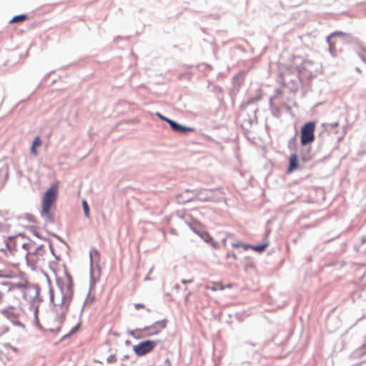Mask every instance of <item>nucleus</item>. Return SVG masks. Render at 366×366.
I'll return each mask as SVG.
<instances>
[{
  "mask_svg": "<svg viewBox=\"0 0 366 366\" xmlns=\"http://www.w3.org/2000/svg\"><path fill=\"white\" fill-rule=\"evenodd\" d=\"M59 187V182H55L45 192L42 199V216L51 217V209L56 200Z\"/></svg>",
  "mask_w": 366,
  "mask_h": 366,
  "instance_id": "nucleus-1",
  "label": "nucleus"
},
{
  "mask_svg": "<svg viewBox=\"0 0 366 366\" xmlns=\"http://www.w3.org/2000/svg\"><path fill=\"white\" fill-rule=\"evenodd\" d=\"M315 123L308 122L301 128V144L305 146L312 143L315 140Z\"/></svg>",
  "mask_w": 366,
  "mask_h": 366,
  "instance_id": "nucleus-2",
  "label": "nucleus"
},
{
  "mask_svg": "<svg viewBox=\"0 0 366 366\" xmlns=\"http://www.w3.org/2000/svg\"><path fill=\"white\" fill-rule=\"evenodd\" d=\"M157 342L154 340H144L133 346V351L139 356H144L152 352L157 346Z\"/></svg>",
  "mask_w": 366,
  "mask_h": 366,
  "instance_id": "nucleus-3",
  "label": "nucleus"
},
{
  "mask_svg": "<svg viewBox=\"0 0 366 366\" xmlns=\"http://www.w3.org/2000/svg\"><path fill=\"white\" fill-rule=\"evenodd\" d=\"M166 327V322L159 321L156 322L152 325L144 327V332H147V337L157 335L162 330Z\"/></svg>",
  "mask_w": 366,
  "mask_h": 366,
  "instance_id": "nucleus-4",
  "label": "nucleus"
},
{
  "mask_svg": "<svg viewBox=\"0 0 366 366\" xmlns=\"http://www.w3.org/2000/svg\"><path fill=\"white\" fill-rule=\"evenodd\" d=\"M213 192L214 190L212 189H202L197 194V199L202 202L213 201Z\"/></svg>",
  "mask_w": 366,
  "mask_h": 366,
  "instance_id": "nucleus-5",
  "label": "nucleus"
},
{
  "mask_svg": "<svg viewBox=\"0 0 366 366\" xmlns=\"http://www.w3.org/2000/svg\"><path fill=\"white\" fill-rule=\"evenodd\" d=\"M299 167V159L297 154H292L290 157V165L287 169V173H292Z\"/></svg>",
  "mask_w": 366,
  "mask_h": 366,
  "instance_id": "nucleus-6",
  "label": "nucleus"
},
{
  "mask_svg": "<svg viewBox=\"0 0 366 366\" xmlns=\"http://www.w3.org/2000/svg\"><path fill=\"white\" fill-rule=\"evenodd\" d=\"M146 333L147 332H144V329L142 328L133 330L129 332V335L135 339H140L146 337Z\"/></svg>",
  "mask_w": 366,
  "mask_h": 366,
  "instance_id": "nucleus-7",
  "label": "nucleus"
},
{
  "mask_svg": "<svg viewBox=\"0 0 366 366\" xmlns=\"http://www.w3.org/2000/svg\"><path fill=\"white\" fill-rule=\"evenodd\" d=\"M41 144V140L39 136H36L32 143V146L31 147V152L34 156L38 154L37 147H40Z\"/></svg>",
  "mask_w": 366,
  "mask_h": 366,
  "instance_id": "nucleus-8",
  "label": "nucleus"
},
{
  "mask_svg": "<svg viewBox=\"0 0 366 366\" xmlns=\"http://www.w3.org/2000/svg\"><path fill=\"white\" fill-rule=\"evenodd\" d=\"M28 19V16L26 14H20L14 16L10 21V24L22 22Z\"/></svg>",
  "mask_w": 366,
  "mask_h": 366,
  "instance_id": "nucleus-9",
  "label": "nucleus"
},
{
  "mask_svg": "<svg viewBox=\"0 0 366 366\" xmlns=\"http://www.w3.org/2000/svg\"><path fill=\"white\" fill-rule=\"evenodd\" d=\"M118 358L116 352H111L105 360V362L109 365L114 364L117 362Z\"/></svg>",
  "mask_w": 366,
  "mask_h": 366,
  "instance_id": "nucleus-10",
  "label": "nucleus"
},
{
  "mask_svg": "<svg viewBox=\"0 0 366 366\" xmlns=\"http://www.w3.org/2000/svg\"><path fill=\"white\" fill-rule=\"evenodd\" d=\"M59 307H60V313H59V316L57 318V321H58V323L59 325H61L64 320V315H65V313H66L67 309L64 306H60Z\"/></svg>",
  "mask_w": 366,
  "mask_h": 366,
  "instance_id": "nucleus-11",
  "label": "nucleus"
},
{
  "mask_svg": "<svg viewBox=\"0 0 366 366\" xmlns=\"http://www.w3.org/2000/svg\"><path fill=\"white\" fill-rule=\"evenodd\" d=\"M208 289H210L212 291H217V290H222L224 289V285L222 282H213L212 286L207 287Z\"/></svg>",
  "mask_w": 366,
  "mask_h": 366,
  "instance_id": "nucleus-12",
  "label": "nucleus"
},
{
  "mask_svg": "<svg viewBox=\"0 0 366 366\" xmlns=\"http://www.w3.org/2000/svg\"><path fill=\"white\" fill-rule=\"evenodd\" d=\"M167 122L170 125V127H172V129L174 131H176L178 132H179L182 125L177 124V122H175L171 119H167Z\"/></svg>",
  "mask_w": 366,
  "mask_h": 366,
  "instance_id": "nucleus-13",
  "label": "nucleus"
},
{
  "mask_svg": "<svg viewBox=\"0 0 366 366\" xmlns=\"http://www.w3.org/2000/svg\"><path fill=\"white\" fill-rule=\"evenodd\" d=\"M167 122L170 125V127H172V129L174 131H176L178 132H179L182 125L177 124V122H175L171 119H167Z\"/></svg>",
  "mask_w": 366,
  "mask_h": 366,
  "instance_id": "nucleus-14",
  "label": "nucleus"
},
{
  "mask_svg": "<svg viewBox=\"0 0 366 366\" xmlns=\"http://www.w3.org/2000/svg\"><path fill=\"white\" fill-rule=\"evenodd\" d=\"M232 247H234V248H239V247H242L244 250H247L248 249H249L250 247H252V245L250 244H244L242 242H234V243H232Z\"/></svg>",
  "mask_w": 366,
  "mask_h": 366,
  "instance_id": "nucleus-15",
  "label": "nucleus"
},
{
  "mask_svg": "<svg viewBox=\"0 0 366 366\" xmlns=\"http://www.w3.org/2000/svg\"><path fill=\"white\" fill-rule=\"evenodd\" d=\"M267 247V244H259V245H257V246H252V247H250L249 249H252L254 251H257V252H263L266 247Z\"/></svg>",
  "mask_w": 366,
  "mask_h": 366,
  "instance_id": "nucleus-16",
  "label": "nucleus"
},
{
  "mask_svg": "<svg viewBox=\"0 0 366 366\" xmlns=\"http://www.w3.org/2000/svg\"><path fill=\"white\" fill-rule=\"evenodd\" d=\"M82 206L85 217L87 218L89 217V207L86 200H83Z\"/></svg>",
  "mask_w": 366,
  "mask_h": 366,
  "instance_id": "nucleus-17",
  "label": "nucleus"
},
{
  "mask_svg": "<svg viewBox=\"0 0 366 366\" xmlns=\"http://www.w3.org/2000/svg\"><path fill=\"white\" fill-rule=\"evenodd\" d=\"M194 131V129L192 127H184V126L182 125L179 132L187 133V132H192Z\"/></svg>",
  "mask_w": 366,
  "mask_h": 366,
  "instance_id": "nucleus-18",
  "label": "nucleus"
},
{
  "mask_svg": "<svg viewBox=\"0 0 366 366\" xmlns=\"http://www.w3.org/2000/svg\"><path fill=\"white\" fill-rule=\"evenodd\" d=\"M134 307L137 310H142V309H146L147 310L149 311V310L146 308V305L143 303H136V304H134Z\"/></svg>",
  "mask_w": 366,
  "mask_h": 366,
  "instance_id": "nucleus-19",
  "label": "nucleus"
},
{
  "mask_svg": "<svg viewBox=\"0 0 366 366\" xmlns=\"http://www.w3.org/2000/svg\"><path fill=\"white\" fill-rule=\"evenodd\" d=\"M341 34H342V33H341V32H335V33L332 34H331V35L327 38V41H328V42H329V44H330V48H332V44H331V42H330L331 38H332V37H333V36H337V35H341Z\"/></svg>",
  "mask_w": 366,
  "mask_h": 366,
  "instance_id": "nucleus-20",
  "label": "nucleus"
},
{
  "mask_svg": "<svg viewBox=\"0 0 366 366\" xmlns=\"http://www.w3.org/2000/svg\"><path fill=\"white\" fill-rule=\"evenodd\" d=\"M232 257L234 259H237V256L235 253H227V258Z\"/></svg>",
  "mask_w": 366,
  "mask_h": 366,
  "instance_id": "nucleus-21",
  "label": "nucleus"
},
{
  "mask_svg": "<svg viewBox=\"0 0 366 366\" xmlns=\"http://www.w3.org/2000/svg\"><path fill=\"white\" fill-rule=\"evenodd\" d=\"M158 116L159 117L160 119L164 120L165 122H167V119H169L168 118L163 117L162 114H159Z\"/></svg>",
  "mask_w": 366,
  "mask_h": 366,
  "instance_id": "nucleus-22",
  "label": "nucleus"
},
{
  "mask_svg": "<svg viewBox=\"0 0 366 366\" xmlns=\"http://www.w3.org/2000/svg\"><path fill=\"white\" fill-rule=\"evenodd\" d=\"M11 350L14 352H18V349L14 347H11Z\"/></svg>",
  "mask_w": 366,
  "mask_h": 366,
  "instance_id": "nucleus-23",
  "label": "nucleus"
},
{
  "mask_svg": "<svg viewBox=\"0 0 366 366\" xmlns=\"http://www.w3.org/2000/svg\"><path fill=\"white\" fill-rule=\"evenodd\" d=\"M96 362H99L100 364H104V360H95Z\"/></svg>",
  "mask_w": 366,
  "mask_h": 366,
  "instance_id": "nucleus-24",
  "label": "nucleus"
},
{
  "mask_svg": "<svg viewBox=\"0 0 366 366\" xmlns=\"http://www.w3.org/2000/svg\"><path fill=\"white\" fill-rule=\"evenodd\" d=\"M3 294L0 292V303L2 302Z\"/></svg>",
  "mask_w": 366,
  "mask_h": 366,
  "instance_id": "nucleus-25",
  "label": "nucleus"
},
{
  "mask_svg": "<svg viewBox=\"0 0 366 366\" xmlns=\"http://www.w3.org/2000/svg\"><path fill=\"white\" fill-rule=\"evenodd\" d=\"M183 283H186L187 282V280H183L182 281Z\"/></svg>",
  "mask_w": 366,
  "mask_h": 366,
  "instance_id": "nucleus-26",
  "label": "nucleus"
}]
</instances>
